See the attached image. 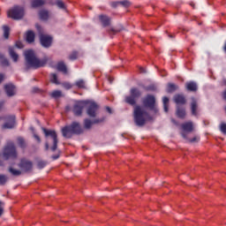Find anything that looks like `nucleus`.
Returning a JSON list of instances; mask_svg holds the SVG:
<instances>
[{
  "label": "nucleus",
  "mask_w": 226,
  "mask_h": 226,
  "mask_svg": "<svg viewBox=\"0 0 226 226\" xmlns=\"http://www.w3.org/2000/svg\"><path fill=\"white\" fill-rule=\"evenodd\" d=\"M139 72L140 73H146V69H144L143 67H140Z\"/></svg>",
  "instance_id": "3c124183"
},
{
  "label": "nucleus",
  "mask_w": 226,
  "mask_h": 226,
  "mask_svg": "<svg viewBox=\"0 0 226 226\" xmlns=\"http://www.w3.org/2000/svg\"><path fill=\"white\" fill-rule=\"evenodd\" d=\"M62 94H63L59 90H55L51 93L52 98H61Z\"/></svg>",
  "instance_id": "72a5a7b5"
},
{
  "label": "nucleus",
  "mask_w": 226,
  "mask_h": 226,
  "mask_svg": "<svg viewBox=\"0 0 226 226\" xmlns=\"http://www.w3.org/2000/svg\"><path fill=\"white\" fill-rule=\"evenodd\" d=\"M30 130H32V132H34V128L31 127Z\"/></svg>",
  "instance_id": "13d9d810"
},
{
  "label": "nucleus",
  "mask_w": 226,
  "mask_h": 226,
  "mask_svg": "<svg viewBox=\"0 0 226 226\" xmlns=\"http://www.w3.org/2000/svg\"><path fill=\"white\" fill-rule=\"evenodd\" d=\"M182 137L184 139H185V140H187V142H192V143L197 142V137H194V138L190 139H188V137L186 136V133H185V132H182Z\"/></svg>",
  "instance_id": "f704fd0d"
},
{
  "label": "nucleus",
  "mask_w": 226,
  "mask_h": 226,
  "mask_svg": "<svg viewBox=\"0 0 226 226\" xmlns=\"http://www.w3.org/2000/svg\"><path fill=\"white\" fill-rule=\"evenodd\" d=\"M4 89H5L7 96H14L15 95V86L13 84L5 85Z\"/></svg>",
  "instance_id": "f3484780"
},
{
  "label": "nucleus",
  "mask_w": 226,
  "mask_h": 226,
  "mask_svg": "<svg viewBox=\"0 0 226 226\" xmlns=\"http://www.w3.org/2000/svg\"><path fill=\"white\" fill-rule=\"evenodd\" d=\"M41 20H49V11L42 9L39 11Z\"/></svg>",
  "instance_id": "393cba45"
},
{
  "label": "nucleus",
  "mask_w": 226,
  "mask_h": 226,
  "mask_svg": "<svg viewBox=\"0 0 226 226\" xmlns=\"http://www.w3.org/2000/svg\"><path fill=\"white\" fill-rule=\"evenodd\" d=\"M106 110L109 114H112V109H110V107H106Z\"/></svg>",
  "instance_id": "09e8293b"
},
{
  "label": "nucleus",
  "mask_w": 226,
  "mask_h": 226,
  "mask_svg": "<svg viewBox=\"0 0 226 226\" xmlns=\"http://www.w3.org/2000/svg\"><path fill=\"white\" fill-rule=\"evenodd\" d=\"M220 130H221L222 133L226 135V124L225 123L221 124Z\"/></svg>",
  "instance_id": "4c0bfd02"
},
{
  "label": "nucleus",
  "mask_w": 226,
  "mask_h": 226,
  "mask_svg": "<svg viewBox=\"0 0 226 226\" xmlns=\"http://www.w3.org/2000/svg\"><path fill=\"white\" fill-rule=\"evenodd\" d=\"M69 59H71V61H75V59H77V52L71 54Z\"/></svg>",
  "instance_id": "79ce46f5"
},
{
  "label": "nucleus",
  "mask_w": 226,
  "mask_h": 226,
  "mask_svg": "<svg viewBox=\"0 0 226 226\" xmlns=\"http://www.w3.org/2000/svg\"><path fill=\"white\" fill-rule=\"evenodd\" d=\"M80 133H82V127L79 122H73L71 125L62 128V135L65 139H71L72 135H80Z\"/></svg>",
  "instance_id": "7ed1b4c3"
},
{
  "label": "nucleus",
  "mask_w": 226,
  "mask_h": 226,
  "mask_svg": "<svg viewBox=\"0 0 226 226\" xmlns=\"http://www.w3.org/2000/svg\"><path fill=\"white\" fill-rule=\"evenodd\" d=\"M25 61H26V68L29 70V68H34V70H37V68H43L45 64H47V57L43 59H39L36 57V53L34 50L28 49L24 52Z\"/></svg>",
  "instance_id": "f03ea898"
},
{
  "label": "nucleus",
  "mask_w": 226,
  "mask_h": 226,
  "mask_svg": "<svg viewBox=\"0 0 226 226\" xmlns=\"http://www.w3.org/2000/svg\"><path fill=\"white\" fill-rule=\"evenodd\" d=\"M8 176L0 174V185L3 186L8 183Z\"/></svg>",
  "instance_id": "2f4dec72"
},
{
  "label": "nucleus",
  "mask_w": 226,
  "mask_h": 226,
  "mask_svg": "<svg viewBox=\"0 0 226 226\" xmlns=\"http://www.w3.org/2000/svg\"><path fill=\"white\" fill-rule=\"evenodd\" d=\"M49 4H51V6H56L59 8V10H66V4H64V2H63V0H51L49 1Z\"/></svg>",
  "instance_id": "dca6fc26"
},
{
  "label": "nucleus",
  "mask_w": 226,
  "mask_h": 226,
  "mask_svg": "<svg viewBox=\"0 0 226 226\" xmlns=\"http://www.w3.org/2000/svg\"><path fill=\"white\" fill-rule=\"evenodd\" d=\"M2 80H4V75L0 74V84H1Z\"/></svg>",
  "instance_id": "603ef678"
},
{
  "label": "nucleus",
  "mask_w": 226,
  "mask_h": 226,
  "mask_svg": "<svg viewBox=\"0 0 226 226\" xmlns=\"http://www.w3.org/2000/svg\"><path fill=\"white\" fill-rule=\"evenodd\" d=\"M99 20L101 24H102L103 27H107V26H110V18L105 15H100Z\"/></svg>",
  "instance_id": "6ab92c4d"
},
{
  "label": "nucleus",
  "mask_w": 226,
  "mask_h": 226,
  "mask_svg": "<svg viewBox=\"0 0 226 226\" xmlns=\"http://www.w3.org/2000/svg\"><path fill=\"white\" fill-rule=\"evenodd\" d=\"M50 80L53 84H59V81L57 80V75L56 73H52L50 75Z\"/></svg>",
  "instance_id": "c9c22d12"
},
{
  "label": "nucleus",
  "mask_w": 226,
  "mask_h": 226,
  "mask_svg": "<svg viewBox=\"0 0 226 226\" xmlns=\"http://www.w3.org/2000/svg\"><path fill=\"white\" fill-rule=\"evenodd\" d=\"M122 6H124L125 8L130 6V1L128 0H123L119 2Z\"/></svg>",
  "instance_id": "ea45409f"
},
{
  "label": "nucleus",
  "mask_w": 226,
  "mask_h": 226,
  "mask_svg": "<svg viewBox=\"0 0 226 226\" xmlns=\"http://www.w3.org/2000/svg\"><path fill=\"white\" fill-rule=\"evenodd\" d=\"M177 116L180 119H185L186 116V110L185 109L180 108L179 106L177 107Z\"/></svg>",
  "instance_id": "b1692460"
},
{
  "label": "nucleus",
  "mask_w": 226,
  "mask_h": 226,
  "mask_svg": "<svg viewBox=\"0 0 226 226\" xmlns=\"http://www.w3.org/2000/svg\"><path fill=\"white\" fill-rule=\"evenodd\" d=\"M26 41L27 43H33V41H34V32L33 31L26 32Z\"/></svg>",
  "instance_id": "bb28decb"
},
{
  "label": "nucleus",
  "mask_w": 226,
  "mask_h": 226,
  "mask_svg": "<svg viewBox=\"0 0 226 226\" xmlns=\"http://www.w3.org/2000/svg\"><path fill=\"white\" fill-rule=\"evenodd\" d=\"M1 165H3V163H2V162H0V166H1Z\"/></svg>",
  "instance_id": "052dcab7"
},
{
  "label": "nucleus",
  "mask_w": 226,
  "mask_h": 226,
  "mask_svg": "<svg viewBox=\"0 0 226 226\" xmlns=\"http://www.w3.org/2000/svg\"><path fill=\"white\" fill-rule=\"evenodd\" d=\"M8 17L14 20H20L24 17V8L20 6H14L8 11Z\"/></svg>",
  "instance_id": "423d86ee"
},
{
  "label": "nucleus",
  "mask_w": 226,
  "mask_h": 226,
  "mask_svg": "<svg viewBox=\"0 0 226 226\" xmlns=\"http://www.w3.org/2000/svg\"><path fill=\"white\" fill-rule=\"evenodd\" d=\"M3 156L4 160L15 159L17 158V150L15 149V144L13 142H9L3 152Z\"/></svg>",
  "instance_id": "20e7f679"
},
{
  "label": "nucleus",
  "mask_w": 226,
  "mask_h": 226,
  "mask_svg": "<svg viewBox=\"0 0 226 226\" xmlns=\"http://www.w3.org/2000/svg\"><path fill=\"white\" fill-rule=\"evenodd\" d=\"M0 63L3 64V66H8L10 64L8 59H6L3 55H0Z\"/></svg>",
  "instance_id": "473e14b6"
},
{
  "label": "nucleus",
  "mask_w": 226,
  "mask_h": 226,
  "mask_svg": "<svg viewBox=\"0 0 226 226\" xmlns=\"http://www.w3.org/2000/svg\"><path fill=\"white\" fill-rule=\"evenodd\" d=\"M63 87H64V89H72V84L63 83Z\"/></svg>",
  "instance_id": "37998d69"
},
{
  "label": "nucleus",
  "mask_w": 226,
  "mask_h": 226,
  "mask_svg": "<svg viewBox=\"0 0 226 226\" xmlns=\"http://www.w3.org/2000/svg\"><path fill=\"white\" fill-rule=\"evenodd\" d=\"M182 130L184 133H192L193 132V123L192 122H185L182 124Z\"/></svg>",
  "instance_id": "2eb2a0df"
},
{
  "label": "nucleus",
  "mask_w": 226,
  "mask_h": 226,
  "mask_svg": "<svg viewBox=\"0 0 226 226\" xmlns=\"http://www.w3.org/2000/svg\"><path fill=\"white\" fill-rule=\"evenodd\" d=\"M87 101H79L73 106V112L75 116H82V110L87 105Z\"/></svg>",
  "instance_id": "1a4fd4ad"
},
{
  "label": "nucleus",
  "mask_w": 226,
  "mask_h": 226,
  "mask_svg": "<svg viewBox=\"0 0 226 226\" xmlns=\"http://www.w3.org/2000/svg\"><path fill=\"white\" fill-rule=\"evenodd\" d=\"M3 213H4V202L0 201V216H3Z\"/></svg>",
  "instance_id": "a19ab883"
},
{
  "label": "nucleus",
  "mask_w": 226,
  "mask_h": 226,
  "mask_svg": "<svg viewBox=\"0 0 226 226\" xmlns=\"http://www.w3.org/2000/svg\"><path fill=\"white\" fill-rule=\"evenodd\" d=\"M18 144L19 147H26V141L23 139V138H18Z\"/></svg>",
  "instance_id": "e433bc0d"
},
{
  "label": "nucleus",
  "mask_w": 226,
  "mask_h": 226,
  "mask_svg": "<svg viewBox=\"0 0 226 226\" xmlns=\"http://www.w3.org/2000/svg\"><path fill=\"white\" fill-rule=\"evenodd\" d=\"M177 89V86L172 83L168 84L167 91L168 93H174Z\"/></svg>",
  "instance_id": "cd10ccee"
},
{
  "label": "nucleus",
  "mask_w": 226,
  "mask_h": 226,
  "mask_svg": "<svg viewBox=\"0 0 226 226\" xmlns=\"http://www.w3.org/2000/svg\"><path fill=\"white\" fill-rule=\"evenodd\" d=\"M110 31H111V33H119V30H116L114 28H111Z\"/></svg>",
  "instance_id": "5fc2aeb1"
},
{
  "label": "nucleus",
  "mask_w": 226,
  "mask_h": 226,
  "mask_svg": "<svg viewBox=\"0 0 226 226\" xmlns=\"http://www.w3.org/2000/svg\"><path fill=\"white\" fill-rule=\"evenodd\" d=\"M171 121H172V123H175V124H176V120H174V119H171Z\"/></svg>",
  "instance_id": "bf43d9fd"
},
{
  "label": "nucleus",
  "mask_w": 226,
  "mask_h": 226,
  "mask_svg": "<svg viewBox=\"0 0 226 226\" xmlns=\"http://www.w3.org/2000/svg\"><path fill=\"white\" fill-rule=\"evenodd\" d=\"M4 105V102H0V110H2L3 107ZM3 119L2 117H0V120Z\"/></svg>",
  "instance_id": "de8ad7c7"
},
{
  "label": "nucleus",
  "mask_w": 226,
  "mask_h": 226,
  "mask_svg": "<svg viewBox=\"0 0 226 226\" xmlns=\"http://www.w3.org/2000/svg\"><path fill=\"white\" fill-rule=\"evenodd\" d=\"M164 112H169V99L168 97L162 98Z\"/></svg>",
  "instance_id": "7c9ffc66"
},
{
  "label": "nucleus",
  "mask_w": 226,
  "mask_h": 226,
  "mask_svg": "<svg viewBox=\"0 0 226 226\" xmlns=\"http://www.w3.org/2000/svg\"><path fill=\"white\" fill-rule=\"evenodd\" d=\"M19 167L23 172H31L33 170V162L27 159H22Z\"/></svg>",
  "instance_id": "9d476101"
},
{
  "label": "nucleus",
  "mask_w": 226,
  "mask_h": 226,
  "mask_svg": "<svg viewBox=\"0 0 226 226\" xmlns=\"http://www.w3.org/2000/svg\"><path fill=\"white\" fill-rule=\"evenodd\" d=\"M16 47H17V49H24V44H22V42H20V41H17Z\"/></svg>",
  "instance_id": "a18cd8bd"
},
{
  "label": "nucleus",
  "mask_w": 226,
  "mask_h": 226,
  "mask_svg": "<svg viewBox=\"0 0 226 226\" xmlns=\"http://www.w3.org/2000/svg\"><path fill=\"white\" fill-rule=\"evenodd\" d=\"M34 139H36V140H37L38 142H41V139H40V136H39V135L34 134Z\"/></svg>",
  "instance_id": "8fccbe9b"
},
{
  "label": "nucleus",
  "mask_w": 226,
  "mask_h": 226,
  "mask_svg": "<svg viewBox=\"0 0 226 226\" xmlns=\"http://www.w3.org/2000/svg\"><path fill=\"white\" fill-rule=\"evenodd\" d=\"M5 123L3 124V128L11 129L15 126V116H8L5 117Z\"/></svg>",
  "instance_id": "4468645a"
},
{
  "label": "nucleus",
  "mask_w": 226,
  "mask_h": 226,
  "mask_svg": "<svg viewBox=\"0 0 226 226\" xmlns=\"http://www.w3.org/2000/svg\"><path fill=\"white\" fill-rule=\"evenodd\" d=\"M174 102L177 105H185V103H186V99L183 94H177L174 96Z\"/></svg>",
  "instance_id": "a211bd4d"
},
{
  "label": "nucleus",
  "mask_w": 226,
  "mask_h": 226,
  "mask_svg": "<svg viewBox=\"0 0 226 226\" xmlns=\"http://www.w3.org/2000/svg\"><path fill=\"white\" fill-rule=\"evenodd\" d=\"M47 0H32L31 6L32 8H40L45 4Z\"/></svg>",
  "instance_id": "412c9836"
},
{
  "label": "nucleus",
  "mask_w": 226,
  "mask_h": 226,
  "mask_svg": "<svg viewBox=\"0 0 226 226\" xmlns=\"http://www.w3.org/2000/svg\"><path fill=\"white\" fill-rule=\"evenodd\" d=\"M56 70H58V72H62V73H68V69L66 68V64H64V62H58V64H56Z\"/></svg>",
  "instance_id": "5701e85b"
},
{
  "label": "nucleus",
  "mask_w": 226,
  "mask_h": 226,
  "mask_svg": "<svg viewBox=\"0 0 226 226\" xmlns=\"http://www.w3.org/2000/svg\"><path fill=\"white\" fill-rule=\"evenodd\" d=\"M142 96V92L138 88L132 87L130 90V95L125 97V102L129 105H136L137 100Z\"/></svg>",
  "instance_id": "39448f33"
},
{
  "label": "nucleus",
  "mask_w": 226,
  "mask_h": 226,
  "mask_svg": "<svg viewBox=\"0 0 226 226\" xmlns=\"http://www.w3.org/2000/svg\"><path fill=\"white\" fill-rule=\"evenodd\" d=\"M45 137H51V139H53V146L50 147L51 151H56V149H57V143L59 142V140L57 139V133L56 132V131H52V130H47L45 129V127L41 128Z\"/></svg>",
  "instance_id": "0eeeda50"
},
{
  "label": "nucleus",
  "mask_w": 226,
  "mask_h": 226,
  "mask_svg": "<svg viewBox=\"0 0 226 226\" xmlns=\"http://www.w3.org/2000/svg\"><path fill=\"white\" fill-rule=\"evenodd\" d=\"M75 86L79 89H84L86 87V82L83 79H79L75 82Z\"/></svg>",
  "instance_id": "c756f323"
},
{
  "label": "nucleus",
  "mask_w": 226,
  "mask_h": 226,
  "mask_svg": "<svg viewBox=\"0 0 226 226\" xmlns=\"http://www.w3.org/2000/svg\"><path fill=\"white\" fill-rule=\"evenodd\" d=\"M36 27H37L39 32L41 31V26H40L39 25H36Z\"/></svg>",
  "instance_id": "6e6d98bb"
},
{
  "label": "nucleus",
  "mask_w": 226,
  "mask_h": 226,
  "mask_svg": "<svg viewBox=\"0 0 226 226\" xmlns=\"http://www.w3.org/2000/svg\"><path fill=\"white\" fill-rule=\"evenodd\" d=\"M3 29H4V38H5V40H8V38L10 37V27H8V26H4Z\"/></svg>",
  "instance_id": "c85d7f7f"
},
{
  "label": "nucleus",
  "mask_w": 226,
  "mask_h": 226,
  "mask_svg": "<svg viewBox=\"0 0 226 226\" xmlns=\"http://www.w3.org/2000/svg\"><path fill=\"white\" fill-rule=\"evenodd\" d=\"M87 114L89 117L98 116V104L93 101H87Z\"/></svg>",
  "instance_id": "6e6552de"
},
{
  "label": "nucleus",
  "mask_w": 226,
  "mask_h": 226,
  "mask_svg": "<svg viewBox=\"0 0 226 226\" xmlns=\"http://www.w3.org/2000/svg\"><path fill=\"white\" fill-rule=\"evenodd\" d=\"M49 142H46V144H45V149H46V151H49Z\"/></svg>",
  "instance_id": "864d4df0"
},
{
  "label": "nucleus",
  "mask_w": 226,
  "mask_h": 226,
  "mask_svg": "<svg viewBox=\"0 0 226 226\" xmlns=\"http://www.w3.org/2000/svg\"><path fill=\"white\" fill-rule=\"evenodd\" d=\"M38 91H39V88H37V87H34V93H38Z\"/></svg>",
  "instance_id": "4d7b16f0"
},
{
  "label": "nucleus",
  "mask_w": 226,
  "mask_h": 226,
  "mask_svg": "<svg viewBox=\"0 0 226 226\" xmlns=\"http://www.w3.org/2000/svg\"><path fill=\"white\" fill-rule=\"evenodd\" d=\"M40 41L42 47L49 49L52 45V37L50 35L40 34Z\"/></svg>",
  "instance_id": "f8f14e48"
},
{
  "label": "nucleus",
  "mask_w": 226,
  "mask_h": 226,
  "mask_svg": "<svg viewBox=\"0 0 226 226\" xmlns=\"http://www.w3.org/2000/svg\"><path fill=\"white\" fill-rule=\"evenodd\" d=\"M191 112L192 116H199V99L195 97L191 98Z\"/></svg>",
  "instance_id": "ddd939ff"
},
{
  "label": "nucleus",
  "mask_w": 226,
  "mask_h": 226,
  "mask_svg": "<svg viewBox=\"0 0 226 226\" xmlns=\"http://www.w3.org/2000/svg\"><path fill=\"white\" fill-rule=\"evenodd\" d=\"M9 55L11 57L12 61H14V63H17V61H19V54L15 52V48L13 47L9 48Z\"/></svg>",
  "instance_id": "aec40b11"
},
{
  "label": "nucleus",
  "mask_w": 226,
  "mask_h": 226,
  "mask_svg": "<svg viewBox=\"0 0 226 226\" xmlns=\"http://www.w3.org/2000/svg\"><path fill=\"white\" fill-rule=\"evenodd\" d=\"M9 172L11 174V176L15 177L20 176L22 174V170H17L13 168V166L9 167Z\"/></svg>",
  "instance_id": "a878e982"
},
{
  "label": "nucleus",
  "mask_w": 226,
  "mask_h": 226,
  "mask_svg": "<svg viewBox=\"0 0 226 226\" xmlns=\"http://www.w3.org/2000/svg\"><path fill=\"white\" fill-rule=\"evenodd\" d=\"M47 165V162H43V161H40L37 163V167L38 169H43L45 168V166Z\"/></svg>",
  "instance_id": "58836bf2"
},
{
  "label": "nucleus",
  "mask_w": 226,
  "mask_h": 226,
  "mask_svg": "<svg viewBox=\"0 0 226 226\" xmlns=\"http://www.w3.org/2000/svg\"><path fill=\"white\" fill-rule=\"evenodd\" d=\"M58 158H59V154H55V155H52V159H53V160H58Z\"/></svg>",
  "instance_id": "49530a36"
},
{
  "label": "nucleus",
  "mask_w": 226,
  "mask_h": 226,
  "mask_svg": "<svg viewBox=\"0 0 226 226\" xmlns=\"http://www.w3.org/2000/svg\"><path fill=\"white\" fill-rule=\"evenodd\" d=\"M104 121H105V117L95 118L94 120L86 118L84 120V128L86 130H91V127L93 126V124H98L100 123H103Z\"/></svg>",
  "instance_id": "9b49d317"
},
{
  "label": "nucleus",
  "mask_w": 226,
  "mask_h": 226,
  "mask_svg": "<svg viewBox=\"0 0 226 226\" xmlns=\"http://www.w3.org/2000/svg\"><path fill=\"white\" fill-rule=\"evenodd\" d=\"M185 87L187 91H192V92L197 91L198 89L197 83H195V81L187 82L185 84Z\"/></svg>",
  "instance_id": "4be33fe9"
},
{
  "label": "nucleus",
  "mask_w": 226,
  "mask_h": 226,
  "mask_svg": "<svg viewBox=\"0 0 226 226\" xmlns=\"http://www.w3.org/2000/svg\"><path fill=\"white\" fill-rule=\"evenodd\" d=\"M143 105L144 107H134L133 117L136 126H144L146 124V121L153 120V117L149 115L146 109L153 110L154 114H158V108L156 107V99L154 98V95H147L143 99Z\"/></svg>",
  "instance_id": "f257e3e1"
},
{
  "label": "nucleus",
  "mask_w": 226,
  "mask_h": 226,
  "mask_svg": "<svg viewBox=\"0 0 226 226\" xmlns=\"http://www.w3.org/2000/svg\"><path fill=\"white\" fill-rule=\"evenodd\" d=\"M119 4H121L120 2H112V3L110 4V5L112 6V8H117V6H119Z\"/></svg>",
  "instance_id": "c03bdc74"
}]
</instances>
